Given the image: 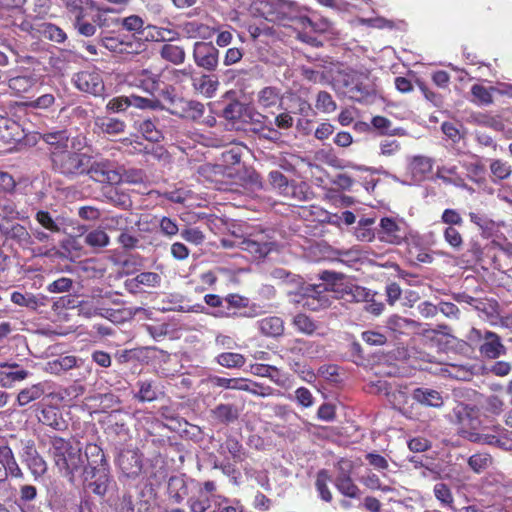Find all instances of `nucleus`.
<instances>
[{
    "mask_svg": "<svg viewBox=\"0 0 512 512\" xmlns=\"http://www.w3.org/2000/svg\"><path fill=\"white\" fill-rule=\"evenodd\" d=\"M53 456L56 466L72 481L76 474L83 476L85 460L79 443H72L63 438L52 440Z\"/></svg>",
    "mask_w": 512,
    "mask_h": 512,
    "instance_id": "nucleus-1",
    "label": "nucleus"
},
{
    "mask_svg": "<svg viewBox=\"0 0 512 512\" xmlns=\"http://www.w3.org/2000/svg\"><path fill=\"white\" fill-rule=\"evenodd\" d=\"M341 277V274L324 271L320 278L326 283L308 285L304 287L301 299L298 300V303L311 311H318L330 306V299L328 295V292L330 291L329 284L334 283Z\"/></svg>",
    "mask_w": 512,
    "mask_h": 512,
    "instance_id": "nucleus-2",
    "label": "nucleus"
},
{
    "mask_svg": "<svg viewBox=\"0 0 512 512\" xmlns=\"http://www.w3.org/2000/svg\"><path fill=\"white\" fill-rule=\"evenodd\" d=\"M53 169L65 176L84 174L89 167L90 156L67 150H51Z\"/></svg>",
    "mask_w": 512,
    "mask_h": 512,
    "instance_id": "nucleus-3",
    "label": "nucleus"
},
{
    "mask_svg": "<svg viewBox=\"0 0 512 512\" xmlns=\"http://www.w3.org/2000/svg\"><path fill=\"white\" fill-rule=\"evenodd\" d=\"M347 77L348 79L345 80V93L349 98L363 103H372L375 100L377 96L375 85L366 75L352 73L347 75Z\"/></svg>",
    "mask_w": 512,
    "mask_h": 512,
    "instance_id": "nucleus-4",
    "label": "nucleus"
},
{
    "mask_svg": "<svg viewBox=\"0 0 512 512\" xmlns=\"http://www.w3.org/2000/svg\"><path fill=\"white\" fill-rule=\"evenodd\" d=\"M90 177L101 183L117 184L122 180L121 173L114 164L106 159L94 160L90 156L89 167L86 172Z\"/></svg>",
    "mask_w": 512,
    "mask_h": 512,
    "instance_id": "nucleus-5",
    "label": "nucleus"
},
{
    "mask_svg": "<svg viewBox=\"0 0 512 512\" xmlns=\"http://www.w3.org/2000/svg\"><path fill=\"white\" fill-rule=\"evenodd\" d=\"M469 338L470 340H473L474 338L483 339V343L480 345L479 351L486 358L496 359L506 353V348L502 344L500 337L492 331H485L484 336L482 337L480 330L472 328Z\"/></svg>",
    "mask_w": 512,
    "mask_h": 512,
    "instance_id": "nucleus-6",
    "label": "nucleus"
},
{
    "mask_svg": "<svg viewBox=\"0 0 512 512\" xmlns=\"http://www.w3.org/2000/svg\"><path fill=\"white\" fill-rule=\"evenodd\" d=\"M75 86L86 93L95 96L104 92V82L98 70H85L77 73L73 78Z\"/></svg>",
    "mask_w": 512,
    "mask_h": 512,
    "instance_id": "nucleus-7",
    "label": "nucleus"
},
{
    "mask_svg": "<svg viewBox=\"0 0 512 512\" xmlns=\"http://www.w3.org/2000/svg\"><path fill=\"white\" fill-rule=\"evenodd\" d=\"M218 49L211 43L196 42L193 49V58L197 66L213 71L218 65Z\"/></svg>",
    "mask_w": 512,
    "mask_h": 512,
    "instance_id": "nucleus-8",
    "label": "nucleus"
},
{
    "mask_svg": "<svg viewBox=\"0 0 512 512\" xmlns=\"http://www.w3.org/2000/svg\"><path fill=\"white\" fill-rule=\"evenodd\" d=\"M83 479L95 494L104 495L109 485L108 468L100 467L96 470L84 469Z\"/></svg>",
    "mask_w": 512,
    "mask_h": 512,
    "instance_id": "nucleus-9",
    "label": "nucleus"
},
{
    "mask_svg": "<svg viewBox=\"0 0 512 512\" xmlns=\"http://www.w3.org/2000/svg\"><path fill=\"white\" fill-rule=\"evenodd\" d=\"M359 481L363 486L372 491L380 490L383 493L394 491L392 482L389 478L383 479L380 473L369 468H367L365 473L359 477Z\"/></svg>",
    "mask_w": 512,
    "mask_h": 512,
    "instance_id": "nucleus-10",
    "label": "nucleus"
},
{
    "mask_svg": "<svg viewBox=\"0 0 512 512\" xmlns=\"http://www.w3.org/2000/svg\"><path fill=\"white\" fill-rule=\"evenodd\" d=\"M502 89H496L494 87L487 88L481 84H474L471 87V94L473 96L472 101L477 105H490L493 103L492 92L498 91L502 94L512 95V86L502 85Z\"/></svg>",
    "mask_w": 512,
    "mask_h": 512,
    "instance_id": "nucleus-11",
    "label": "nucleus"
},
{
    "mask_svg": "<svg viewBox=\"0 0 512 512\" xmlns=\"http://www.w3.org/2000/svg\"><path fill=\"white\" fill-rule=\"evenodd\" d=\"M256 104L262 110L279 108L282 104L280 90L275 87H264L257 93Z\"/></svg>",
    "mask_w": 512,
    "mask_h": 512,
    "instance_id": "nucleus-12",
    "label": "nucleus"
},
{
    "mask_svg": "<svg viewBox=\"0 0 512 512\" xmlns=\"http://www.w3.org/2000/svg\"><path fill=\"white\" fill-rule=\"evenodd\" d=\"M171 113L182 118L196 120L202 117L204 105L197 101L179 100Z\"/></svg>",
    "mask_w": 512,
    "mask_h": 512,
    "instance_id": "nucleus-13",
    "label": "nucleus"
},
{
    "mask_svg": "<svg viewBox=\"0 0 512 512\" xmlns=\"http://www.w3.org/2000/svg\"><path fill=\"white\" fill-rule=\"evenodd\" d=\"M39 81L34 73L18 75L8 80V87L15 95H21L29 92Z\"/></svg>",
    "mask_w": 512,
    "mask_h": 512,
    "instance_id": "nucleus-14",
    "label": "nucleus"
},
{
    "mask_svg": "<svg viewBox=\"0 0 512 512\" xmlns=\"http://www.w3.org/2000/svg\"><path fill=\"white\" fill-rule=\"evenodd\" d=\"M210 413L213 420L224 425L235 422L239 417L238 408L232 404H219Z\"/></svg>",
    "mask_w": 512,
    "mask_h": 512,
    "instance_id": "nucleus-15",
    "label": "nucleus"
},
{
    "mask_svg": "<svg viewBox=\"0 0 512 512\" xmlns=\"http://www.w3.org/2000/svg\"><path fill=\"white\" fill-rule=\"evenodd\" d=\"M95 127L104 134L108 135H118L123 133L126 128V124L124 121L107 116H99L95 118L94 121Z\"/></svg>",
    "mask_w": 512,
    "mask_h": 512,
    "instance_id": "nucleus-16",
    "label": "nucleus"
},
{
    "mask_svg": "<svg viewBox=\"0 0 512 512\" xmlns=\"http://www.w3.org/2000/svg\"><path fill=\"white\" fill-rule=\"evenodd\" d=\"M62 6L67 12L73 16L74 20H79L82 16H86L88 10H94L98 8L92 0H60Z\"/></svg>",
    "mask_w": 512,
    "mask_h": 512,
    "instance_id": "nucleus-17",
    "label": "nucleus"
},
{
    "mask_svg": "<svg viewBox=\"0 0 512 512\" xmlns=\"http://www.w3.org/2000/svg\"><path fill=\"white\" fill-rule=\"evenodd\" d=\"M412 398L424 406L438 408L443 405V398L441 394L433 389L417 388L413 391Z\"/></svg>",
    "mask_w": 512,
    "mask_h": 512,
    "instance_id": "nucleus-18",
    "label": "nucleus"
},
{
    "mask_svg": "<svg viewBox=\"0 0 512 512\" xmlns=\"http://www.w3.org/2000/svg\"><path fill=\"white\" fill-rule=\"evenodd\" d=\"M46 385V382H40L20 390L16 399L17 404L23 407L32 401L38 400L45 394Z\"/></svg>",
    "mask_w": 512,
    "mask_h": 512,
    "instance_id": "nucleus-19",
    "label": "nucleus"
},
{
    "mask_svg": "<svg viewBox=\"0 0 512 512\" xmlns=\"http://www.w3.org/2000/svg\"><path fill=\"white\" fill-rule=\"evenodd\" d=\"M85 459L87 464H84V469L96 470L100 467H107L104 452L96 444H88L86 446Z\"/></svg>",
    "mask_w": 512,
    "mask_h": 512,
    "instance_id": "nucleus-20",
    "label": "nucleus"
},
{
    "mask_svg": "<svg viewBox=\"0 0 512 512\" xmlns=\"http://www.w3.org/2000/svg\"><path fill=\"white\" fill-rule=\"evenodd\" d=\"M473 409L459 404L453 410V415L457 423L461 426L462 432H466L467 429H475L478 424V420L472 416Z\"/></svg>",
    "mask_w": 512,
    "mask_h": 512,
    "instance_id": "nucleus-21",
    "label": "nucleus"
},
{
    "mask_svg": "<svg viewBox=\"0 0 512 512\" xmlns=\"http://www.w3.org/2000/svg\"><path fill=\"white\" fill-rule=\"evenodd\" d=\"M269 182L272 187L286 198L295 196V186L288 182L287 178L279 171H271L269 173Z\"/></svg>",
    "mask_w": 512,
    "mask_h": 512,
    "instance_id": "nucleus-22",
    "label": "nucleus"
},
{
    "mask_svg": "<svg viewBox=\"0 0 512 512\" xmlns=\"http://www.w3.org/2000/svg\"><path fill=\"white\" fill-rule=\"evenodd\" d=\"M432 167V159L424 156L414 157L409 165L410 172L415 181L423 180L432 171Z\"/></svg>",
    "mask_w": 512,
    "mask_h": 512,
    "instance_id": "nucleus-23",
    "label": "nucleus"
},
{
    "mask_svg": "<svg viewBox=\"0 0 512 512\" xmlns=\"http://www.w3.org/2000/svg\"><path fill=\"white\" fill-rule=\"evenodd\" d=\"M262 334L269 337H277L283 334L284 322L280 317L270 316L257 322Z\"/></svg>",
    "mask_w": 512,
    "mask_h": 512,
    "instance_id": "nucleus-24",
    "label": "nucleus"
},
{
    "mask_svg": "<svg viewBox=\"0 0 512 512\" xmlns=\"http://www.w3.org/2000/svg\"><path fill=\"white\" fill-rule=\"evenodd\" d=\"M78 366V359L75 356H61L49 361L46 365V371L51 374L61 375L62 373Z\"/></svg>",
    "mask_w": 512,
    "mask_h": 512,
    "instance_id": "nucleus-25",
    "label": "nucleus"
},
{
    "mask_svg": "<svg viewBox=\"0 0 512 512\" xmlns=\"http://www.w3.org/2000/svg\"><path fill=\"white\" fill-rule=\"evenodd\" d=\"M218 452L221 455L230 454L234 462H242L245 458L243 446L233 437L227 438L225 442L220 445Z\"/></svg>",
    "mask_w": 512,
    "mask_h": 512,
    "instance_id": "nucleus-26",
    "label": "nucleus"
},
{
    "mask_svg": "<svg viewBox=\"0 0 512 512\" xmlns=\"http://www.w3.org/2000/svg\"><path fill=\"white\" fill-rule=\"evenodd\" d=\"M325 257L330 261H337L350 267L359 260L358 254L355 251L337 250L332 248H327Z\"/></svg>",
    "mask_w": 512,
    "mask_h": 512,
    "instance_id": "nucleus-27",
    "label": "nucleus"
},
{
    "mask_svg": "<svg viewBox=\"0 0 512 512\" xmlns=\"http://www.w3.org/2000/svg\"><path fill=\"white\" fill-rule=\"evenodd\" d=\"M25 462L35 477H40L47 471L45 460L34 449L26 452Z\"/></svg>",
    "mask_w": 512,
    "mask_h": 512,
    "instance_id": "nucleus-28",
    "label": "nucleus"
},
{
    "mask_svg": "<svg viewBox=\"0 0 512 512\" xmlns=\"http://www.w3.org/2000/svg\"><path fill=\"white\" fill-rule=\"evenodd\" d=\"M377 237L383 242L399 244L404 240L405 232L401 231L400 226H380Z\"/></svg>",
    "mask_w": 512,
    "mask_h": 512,
    "instance_id": "nucleus-29",
    "label": "nucleus"
},
{
    "mask_svg": "<svg viewBox=\"0 0 512 512\" xmlns=\"http://www.w3.org/2000/svg\"><path fill=\"white\" fill-rule=\"evenodd\" d=\"M365 460L371 467L370 469L380 473L383 479H388L389 463L384 456L370 452L365 455Z\"/></svg>",
    "mask_w": 512,
    "mask_h": 512,
    "instance_id": "nucleus-30",
    "label": "nucleus"
},
{
    "mask_svg": "<svg viewBox=\"0 0 512 512\" xmlns=\"http://www.w3.org/2000/svg\"><path fill=\"white\" fill-rule=\"evenodd\" d=\"M183 31L186 33V35L190 38H209L212 36L213 33L216 32V29L210 28L209 26L198 23L196 21L188 22L184 24Z\"/></svg>",
    "mask_w": 512,
    "mask_h": 512,
    "instance_id": "nucleus-31",
    "label": "nucleus"
},
{
    "mask_svg": "<svg viewBox=\"0 0 512 512\" xmlns=\"http://www.w3.org/2000/svg\"><path fill=\"white\" fill-rule=\"evenodd\" d=\"M159 77L148 70H142L135 79V84L148 93H153L158 87Z\"/></svg>",
    "mask_w": 512,
    "mask_h": 512,
    "instance_id": "nucleus-32",
    "label": "nucleus"
},
{
    "mask_svg": "<svg viewBox=\"0 0 512 512\" xmlns=\"http://www.w3.org/2000/svg\"><path fill=\"white\" fill-rule=\"evenodd\" d=\"M41 421L43 424L52 427L55 430H64L66 428V423L63 420L62 416L55 408H47L42 411Z\"/></svg>",
    "mask_w": 512,
    "mask_h": 512,
    "instance_id": "nucleus-33",
    "label": "nucleus"
},
{
    "mask_svg": "<svg viewBox=\"0 0 512 512\" xmlns=\"http://www.w3.org/2000/svg\"><path fill=\"white\" fill-rule=\"evenodd\" d=\"M101 43L109 51L120 54H132L138 52L137 50H132L131 43L120 41L116 37H104L102 38Z\"/></svg>",
    "mask_w": 512,
    "mask_h": 512,
    "instance_id": "nucleus-34",
    "label": "nucleus"
},
{
    "mask_svg": "<svg viewBox=\"0 0 512 512\" xmlns=\"http://www.w3.org/2000/svg\"><path fill=\"white\" fill-rule=\"evenodd\" d=\"M119 463L121 468L128 475H137L141 470V461L139 457L134 452H128L123 454L119 458Z\"/></svg>",
    "mask_w": 512,
    "mask_h": 512,
    "instance_id": "nucleus-35",
    "label": "nucleus"
},
{
    "mask_svg": "<svg viewBox=\"0 0 512 512\" xmlns=\"http://www.w3.org/2000/svg\"><path fill=\"white\" fill-rule=\"evenodd\" d=\"M193 86L198 92L211 98L217 90L218 82L208 75H203L193 80Z\"/></svg>",
    "mask_w": 512,
    "mask_h": 512,
    "instance_id": "nucleus-36",
    "label": "nucleus"
},
{
    "mask_svg": "<svg viewBox=\"0 0 512 512\" xmlns=\"http://www.w3.org/2000/svg\"><path fill=\"white\" fill-rule=\"evenodd\" d=\"M138 131L142 136L151 142H159L163 139L162 132L156 127L155 123L150 120H143L138 124Z\"/></svg>",
    "mask_w": 512,
    "mask_h": 512,
    "instance_id": "nucleus-37",
    "label": "nucleus"
},
{
    "mask_svg": "<svg viewBox=\"0 0 512 512\" xmlns=\"http://www.w3.org/2000/svg\"><path fill=\"white\" fill-rule=\"evenodd\" d=\"M493 463V459L488 453H476L469 457L468 465L475 473H482Z\"/></svg>",
    "mask_w": 512,
    "mask_h": 512,
    "instance_id": "nucleus-38",
    "label": "nucleus"
},
{
    "mask_svg": "<svg viewBox=\"0 0 512 512\" xmlns=\"http://www.w3.org/2000/svg\"><path fill=\"white\" fill-rule=\"evenodd\" d=\"M335 486L338 491L349 498H358L360 496V489L354 483L351 477L348 478H335Z\"/></svg>",
    "mask_w": 512,
    "mask_h": 512,
    "instance_id": "nucleus-39",
    "label": "nucleus"
},
{
    "mask_svg": "<svg viewBox=\"0 0 512 512\" xmlns=\"http://www.w3.org/2000/svg\"><path fill=\"white\" fill-rule=\"evenodd\" d=\"M433 493L435 498L440 502L443 507L452 508L454 503V497L451 491V488L443 483L438 482L434 485Z\"/></svg>",
    "mask_w": 512,
    "mask_h": 512,
    "instance_id": "nucleus-40",
    "label": "nucleus"
},
{
    "mask_svg": "<svg viewBox=\"0 0 512 512\" xmlns=\"http://www.w3.org/2000/svg\"><path fill=\"white\" fill-rule=\"evenodd\" d=\"M483 441L504 451H512V438L508 434H485Z\"/></svg>",
    "mask_w": 512,
    "mask_h": 512,
    "instance_id": "nucleus-41",
    "label": "nucleus"
},
{
    "mask_svg": "<svg viewBox=\"0 0 512 512\" xmlns=\"http://www.w3.org/2000/svg\"><path fill=\"white\" fill-rule=\"evenodd\" d=\"M217 362L226 368H240L245 364V358L240 353L226 352L217 356Z\"/></svg>",
    "mask_w": 512,
    "mask_h": 512,
    "instance_id": "nucleus-42",
    "label": "nucleus"
},
{
    "mask_svg": "<svg viewBox=\"0 0 512 512\" xmlns=\"http://www.w3.org/2000/svg\"><path fill=\"white\" fill-rule=\"evenodd\" d=\"M161 56L174 64H180L185 59V52L180 46L165 44L161 49Z\"/></svg>",
    "mask_w": 512,
    "mask_h": 512,
    "instance_id": "nucleus-43",
    "label": "nucleus"
},
{
    "mask_svg": "<svg viewBox=\"0 0 512 512\" xmlns=\"http://www.w3.org/2000/svg\"><path fill=\"white\" fill-rule=\"evenodd\" d=\"M26 216L15 209V205L10 201H5L0 206V222H12L15 220L25 221Z\"/></svg>",
    "mask_w": 512,
    "mask_h": 512,
    "instance_id": "nucleus-44",
    "label": "nucleus"
},
{
    "mask_svg": "<svg viewBox=\"0 0 512 512\" xmlns=\"http://www.w3.org/2000/svg\"><path fill=\"white\" fill-rule=\"evenodd\" d=\"M330 480V476L326 470H320L317 473L315 486L322 500L330 502L332 500V494L327 486V482Z\"/></svg>",
    "mask_w": 512,
    "mask_h": 512,
    "instance_id": "nucleus-45",
    "label": "nucleus"
},
{
    "mask_svg": "<svg viewBox=\"0 0 512 512\" xmlns=\"http://www.w3.org/2000/svg\"><path fill=\"white\" fill-rule=\"evenodd\" d=\"M44 140L52 147V150H64L68 147V136L65 131L45 134Z\"/></svg>",
    "mask_w": 512,
    "mask_h": 512,
    "instance_id": "nucleus-46",
    "label": "nucleus"
},
{
    "mask_svg": "<svg viewBox=\"0 0 512 512\" xmlns=\"http://www.w3.org/2000/svg\"><path fill=\"white\" fill-rule=\"evenodd\" d=\"M293 325L296 327V329L304 334L311 335L315 332L317 329V325L315 322L310 319L305 314H297L293 318Z\"/></svg>",
    "mask_w": 512,
    "mask_h": 512,
    "instance_id": "nucleus-47",
    "label": "nucleus"
},
{
    "mask_svg": "<svg viewBox=\"0 0 512 512\" xmlns=\"http://www.w3.org/2000/svg\"><path fill=\"white\" fill-rule=\"evenodd\" d=\"M210 381L214 386L217 387L241 391H243L245 383V379L242 378H224L219 376L210 378Z\"/></svg>",
    "mask_w": 512,
    "mask_h": 512,
    "instance_id": "nucleus-48",
    "label": "nucleus"
},
{
    "mask_svg": "<svg viewBox=\"0 0 512 512\" xmlns=\"http://www.w3.org/2000/svg\"><path fill=\"white\" fill-rule=\"evenodd\" d=\"M490 171L496 179L504 180L510 177L512 168L507 162L494 159L490 163Z\"/></svg>",
    "mask_w": 512,
    "mask_h": 512,
    "instance_id": "nucleus-49",
    "label": "nucleus"
},
{
    "mask_svg": "<svg viewBox=\"0 0 512 512\" xmlns=\"http://www.w3.org/2000/svg\"><path fill=\"white\" fill-rule=\"evenodd\" d=\"M213 501L209 495H206L204 492H198L196 496H193L189 499V505L192 512H205Z\"/></svg>",
    "mask_w": 512,
    "mask_h": 512,
    "instance_id": "nucleus-50",
    "label": "nucleus"
},
{
    "mask_svg": "<svg viewBox=\"0 0 512 512\" xmlns=\"http://www.w3.org/2000/svg\"><path fill=\"white\" fill-rule=\"evenodd\" d=\"M55 103V96L51 93H46L35 100H31L24 103V106L28 109H40L47 110L52 107Z\"/></svg>",
    "mask_w": 512,
    "mask_h": 512,
    "instance_id": "nucleus-51",
    "label": "nucleus"
},
{
    "mask_svg": "<svg viewBox=\"0 0 512 512\" xmlns=\"http://www.w3.org/2000/svg\"><path fill=\"white\" fill-rule=\"evenodd\" d=\"M130 106L139 108V109H160L161 103L159 100L154 98H145L137 95H130Z\"/></svg>",
    "mask_w": 512,
    "mask_h": 512,
    "instance_id": "nucleus-52",
    "label": "nucleus"
},
{
    "mask_svg": "<svg viewBox=\"0 0 512 512\" xmlns=\"http://www.w3.org/2000/svg\"><path fill=\"white\" fill-rule=\"evenodd\" d=\"M315 106L323 113H332L336 110L337 107L335 101L332 99V96L326 91H321L318 93Z\"/></svg>",
    "mask_w": 512,
    "mask_h": 512,
    "instance_id": "nucleus-53",
    "label": "nucleus"
},
{
    "mask_svg": "<svg viewBox=\"0 0 512 512\" xmlns=\"http://www.w3.org/2000/svg\"><path fill=\"white\" fill-rule=\"evenodd\" d=\"M137 285H145L148 287H157L160 285L161 277L154 272H142L134 278Z\"/></svg>",
    "mask_w": 512,
    "mask_h": 512,
    "instance_id": "nucleus-54",
    "label": "nucleus"
},
{
    "mask_svg": "<svg viewBox=\"0 0 512 512\" xmlns=\"http://www.w3.org/2000/svg\"><path fill=\"white\" fill-rule=\"evenodd\" d=\"M137 398L142 402H151L157 398L156 391L149 381H140Z\"/></svg>",
    "mask_w": 512,
    "mask_h": 512,
    "instance_id": "nucleus-55",
    "label": "nucleus"
},
{
    "mask_svg": "<svg viewBox=\"0 0 512 512\" xmlns=\"http://www.w3.org/2000/svg\"><path fill=\"white\" fill-rule=\"evenodd\" d=\"M1 457L6 460V463H5L6 477L8 476V474H10L14 477L22 476L21 469L19 468V466L14 458L13 452L10 448H9V451L5 452L4 455H1Z\"/></svg>",
    "mask_w": 512,
    "mask_h": 512,
    "instance_id": "nucleus-56",
    "label": "nucleus"
},
{
    "mask_svg": "<svg viewBox=\"0 0 512 512\" xmlns=\"http://www.w3.org/2000/svg\"><path fill=\"white\" fill-rule=\"evenodd\" d=\"M165 196L172 202L186 203L191 199L192 193L184 187H178L172 191L166 192Z\"/></svg>",
    "mask_w": 512,
    "mask_h": 512,
    "instance_id": "nucleus-57",
    "label": "nucleus"
},
{
    "mask_svg": "<svg viewBox=\"0 0 512 512\" xmlns=\"http://www.w3.org/2000/svg\"><path fill=\"white\" fill-rule=\"evenodd\" d=\"M86 16H82L79 20H74L73 26L78 33L85 37H91L95 35L97 29L93 23L85 21Z\"/></svg>",
    "mask_w": 512,
    "mask_h": 512,
    "instance_id": "nucleus-58",
    "label": "nucleus"
},
{
    "mask_svg": "<svg viewBox=\"0 0 512 512\" xmlns=\"http://www.w3.org/2000/svg\"><path fill=\"white\" fill-rule=\"evenodd\" d=\"M86 242L91 246L103 247L108 244L109 238L104 231L96 229L87 234Z\"/></svg>",
    "mask_w": 512,
    "mask_h": 512,
    "instance_id": "nucleus-59",
    "label": "nucleus"
},
{
    "mask_svg": "<svg viewBox=\"0 0 512 512\" xmlns=\"http://www.w3.org/2000/svg\"><path fill=\"white\" fill-rule=\"evenodd\" d=\"M335 467H336V471H337L335 478H348V477H351V475H352V472L354 469V463H353V461H351L349 459L341 458L336 463Z\"/></svg>",
    "mask_w": 512,
    "mask_h": 512,
    "instance_id": "nucleus-60",
    "label": "nucleus"
},
{
    "mask_svg": "<svg viewBox=\"0 0 512 512\" xmlns=\"http://www.w3.org/2000/svg\"><path fill=\"white\" fill-rule=\"evenodd\" d=\"M11 301L19 306L35 308L37 306V300L33 295H24L20 292H13L11 295Z\"/></svg>",
    "mask_w": 512,
    "mask_h": 512,
    "instance_id": "nucleus-61",
    "label": "nucleus"
},
{
    "mask_svg": "<svg viewBox=\"0 0 512 512\" xmlns=\"http://www.w3.org/2000/svg\"><path fill=\"white\" fill-rule=\"evenodd\" d=\"M44 34L51 41H54L57 43H62L67 38L66 33L61 28H59L58 26H56L54 24H47L44 28Z\"/></svg>",
    "mask_w": 512,
    "mask_h": 512,
    "instance_id": "nucleus-62",
    "label": "nucleus"
},
{
    "mask_svg": "<svg viewBox=\"0 0 512 512\" xmlns=\"http://www.w3.org/2000/svg\"><path fill=\"white\" fill-rule=\"evenodd\" d=\"M72 280L67 277H61L48 285L47 290L51 293H63L70 290Z\"/></svg>",
    "mask_w": 512,
    "mask_h": 512,
    "instance_id": "nucleus-63",
    "label": "nucleus"
},
{
    "mask_svg": "<svg viewBox=\"0 0 512 512\" xmlns=\"http://www.w3.org/2000/svg\"><path fill=\"white\" fill-rule=\"evenodd\" d=\"M181 236L188 242L200 244L204 240V235L197 227H187L181 231Z\"/></svg>",
    "mask_w": 512,
    "mask_h": 512,
    "instance_id": "nucleus-64",
    "label": "nucleus"
}]
</instances>
